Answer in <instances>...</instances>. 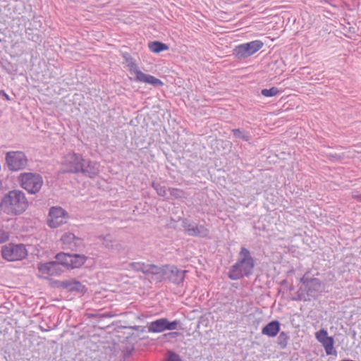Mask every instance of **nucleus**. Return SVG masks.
Instances as JSON below:
<instances>
[{"label": "nucleus", "mask_w": 361, "mask_h": 361, "mask_svg": "<svg viewBox=\"0 0 361 361\" xmlns=\"http://www.w3.org/2000/svg\"><path fill=\"white\" fill-rule=\"evenodd\" d=\"M255 267V259L252 257L250 251L245 247H242L239 253L237 262L233 265L228 274L232 280H238L247 277L252 274Z\"/></svg>", "instance_id": "obj_1"}, {"label": "nucleus", "mask_w": 361, "mask_h": 361, "mask_svg": "<svg viewBox=\"0 0 361 361\" xmlns=\"http://www.w3.org/2000/svg\"><path fill=\"white\" fill-rule=\"evenodd\" d=\"M2 207L8 214L19 215L27 209L28 201L23 192L11 190L4 197Z\"/></svg>", "instance_id": "obj_2"}, {"label": "nucleus", "mask_w": 361, "mask_h": 361, "mask_svg": "<svg viewBox=\"0 0 361 361\" xmlns=\"http://www.w3.org/2000/svg\"><path fill=\"white\" fill-rule=\"evenodd\" d=\"M63 171L66 173H79L94 174L95 171H89L85 168V159L81 155L75 153L67 154L62 162Z\"/></svg>", "instance_id": "obj_3"}, {"label": "nucleus", "mask_w": 361, "mask_h": 361, "mask_svg": "<svg viewBox=\"0 0 361 361\" xmlns=\"http://www.w3.org/2000/svg\"><path fill=\"white\" fill-rule=\"evenodd\" d=\"M300 282L302 284L306 295L310 300L317 299L321 295L323 288L322 281L319 279L312 276L310 270L305 271L304 275L300 279Z\"/></svg>", "instance_id": "obj_4"}, {"label": "nucleus", "mask_w": 361, "mask_h": 361, "mask_svg": "<svg viewBox=\"0 0 361 361\" xmlns=\"http://www.w3.org/2000/svg\"><path fill=\"white\" fill-rule=\"evenodd\" d=\"M18 180L20 186L31 194H35L39 191L43 185L42 176L33 173H20Z\"/></svg>", "instance_id": "obj_5"}, {"label": "nucleus", "mask_w": 361, "mask_h": 361, "mask_svg": "<svg viewBox=\"0 0 361 361\" xmlns=\"http://www.w3.org/2000/svg\"><path fill=\"white\" fill-rule=\"evenodd\" d=\"M1 252L2 257L8 262L22 260L28 255L23 244L8 243L1 247Z\"/></svg>", "instance_id": "obj_6"}, {"label": "nucleus", "mask_w": 361, "mask_h": 361, "mask_svg": "<svg viewBox=\"0 0 361 361\" xmlns=\"http://www.w3.org/2000/svg\"><path fill=\"white\" fill-rule=\"evenodd\" d=\"M56 259L66 269H74L81 267L85 263L87 257L84 255L59 252L56 255Z\"/></svg>", "instance_id": "obj_7"}, {"label": "nucleus", "mask_w": 361, "mask_h": 361, "mask_svg": "<svg viewBox=\"0 0 361 361\" xmlns=\"http://www.w3.org/2000/svg\"><path fill=\"white\" fill-rule=\"evenodd\" d=\"M68 217V214L61 207H52L48 214L47 225L50 228H58L66 224Z\"/></svg>", "instance_id": "obj_8"}, {"label": "nucleus", "mask_w": 361, "mask_h": 361, "mask_svg": "<svg viewBox=\"0 0 361 361\" xmlns=\"http://www.w3.org/2000/svg\"><path fill=\"white\" fill-rule=\"evenodd\" d=\"M6 161L10 170L18 171L27 166V159L22 152H8L6 156Z\"/></svg>", "instance_id": "obj_9"}, {"label": "nucleus", "mask_w": 361, "mask_h": 361, "mask_svg": "<svg viewBox=\"0 0 361 361\" xmlns=\"http://www.w3.org/2000/svg\"><path fill=\"white\" fill-rule=\"evenodd\" d=\"M129 73L131 75H133L134 78H130V80H134L138 82H144L147 84L152 85L154 87L163 86L164 82L159 78L149 74H146L143 73L139 68L138 65L128 70Z\"/></svg>", "instance_id": "obj_10"}, {"label": "nucleus", "mask_w": 361, "mask_h": 361, "mask_svg": "<svg viewBox=\"0 0 361 361\" xmlns=\"http://www.w3.org/2000/svg\"><path fill=\"white\" fill-rule=\"evenodd\" d=\"M178 322L175 320L169 322L166 318H161L152 322L148 326L149 332L161 333L166 330H175L177 329Z\"/></svg>", "instance_id": "obj_11"}, {"label": "nucleus", "mask_w": 361, "mask_h": 361, "mask_svg": "<svg viewBox=\"0 0 361 361\" xmlns=\"http://www.w3.org/2000/svg\"><path fill=\"white\" fill-rule=\"evenodd\" d=\"M63 249L75 250L81 243V240L72 233H66L61 238Z\"/></svg>", "instance_id": "obj_12"}, {"label": "nucleus", "mask_w": 361, "mask_h": 361, "mask_svg": "<svg viewBox=\"0 0 361 361\" xmlns=\"http://www.w3.org/2000/svg\"><path fill=\"white\" fill-rule=\"evenodd\" d=\"M59 264L56 260V262L39 264L37 268L39 272L43 276H54L59 274Z\"/></svg>", "instance_id": "obj_13"}, {"label": "nucleus", "mask_w": 361, "mask_h": 361, "mask_svg": "<svg viewBox=\"0 0 361 361\" xmlns=\"http://www.w3.org/2000/svg\"><path fill=\"white\" fill-rule=\"evenodd\" d=\"M281 324L278 320H273L265 325L262 329V334L268 337H275L280 332Z\"/></svg>", "instance_id": "obj_14"}, {"label": "nucleus", "mask_w": 361, "mask_h": 361, "mask_svg": "<svg viewBox=\"0 0 361 361\" xmlns=\"http://www.w3.org/2000/svg\"><path fill=\"white\" fill-rule=\"evenodd\" d=\"M246 49V51L250 54V56L258 51L264 45V43L261 40H254L247 43L243 44Z\"/></svg>", "instance_id": "obj_15"}, {"label": "nucleus", "mask_w": 361, "mask_h": 361, "mask_svg": "<svg viewBox=\"0 0 361 361\" xmlns=\"http://www.w3.org/2000/svg\"><path fill=\"white\" fill-rule=\"evenodd\" d=\"M148 48L152 53L155 54H158L169 49V47L166 44L159 41H154L149 42L148 44Z\"/></svg>", "instance_id": "obj_16"}, {"label": "nucleus", "mask_w": 361, "mask_h": 361, "mask_svg": "<svg viewBox=\"0 0 361 361\" xmlns=\"http://www.w3.org/2000/svg\"><path fill=\"white\" fill-rule=\"evenodd\" d=\"M334 338L332 336L322 343L327 355H336L337 351L334 348Z\"/></svg>", "instance_id": "obj_17"}, {"label": "nucleus", "mask_w": 361, "mask_h": 361, "mask_svg": "<svg viewBox=\"0 0 361 361\" xmlns=\"http://www.w3.org/2000/svg\"><path fill=\"white\" fill-rule=\"evenodd\" d=\"M232 55L238 59H245L250 56L243 44L236 46L232 51Z\"/></svg>", "instance_id": "obj_18"}, {"label": "nucleus", "mask_w": 361, "mask_h": 361, "mask_svg": "<svg viewBox=\"0 0 361 361\" xmlns=\"http://www.w3.org/2000/svg\"><path fill=\"white\" fill-rule=\"evenodd\" d=\"M289 339L290 336L288 333L285 331L279 332L277 343L281 349H285L287 347Z\"/></svg>", "instance_id": "obj_19"}, {"label": "nucleus", "mask_w": 361, "mask_h": 361, "mask_svg": "<svg viewBox=\"0 0 361 361\" xmlns=\"http://www.w3.org/2000/svg\"><path fill=\"white\" fill-rule=\"evenodd\" d=\"M123 58L128 71L137 65L135 59L127 52L123 54Z\"/></svg>", "instance_id": "obj_20"}, {"label": "nucleus", "mask_w": 361, "mask_h": 361, "mask_svg": "<svg viewBox=\"0 0 361 361\" xmlns=\"http://www.w3.org/2000/svg\"><path fill=\"white\" fill-rule=\"evenodd\" d=\"M161 271L162 270L160 267H158L154 264H145V267L143 269V273L145 274L157 275L161 274Z\"/></svg>", "instance_id": "obj_21"}, {"label": "nucleus", "mask_w": 361, "mask_h": 361, "mask_svg": "<svg viewBox=\"0 0 361 361\" xmlns=\"http://www.w3.org/2000/svg\"><path fill=\"white\" fill-rule=\"evenodd\" d=\"M293 301H310V298L306 295V292L304 291L302 286L300 287L296 292V295L291 298Z\"/></svg>", "instance_id": "obj_22"}, {"label": "nucleus", "mask_w": 361, "mask_h": 361, "mask_svg": "<svg viewBox=\"0 0 361 361\" xmlns=\"http://www.w3.org/2000/svg\"><path fill=\"white\" fill-rule=\"evenodd\" d=\"M234 137L241 139L244 141H248L250 138L247 133L240 128H235L232 130Z\"/></svg>", "instance_id": "obj_23"}, {"label": "nucleus", "mask_w": 361, "mask_h": 361, "mask_svg": "<svg viewBox=\"0 0 361 361\" xmlns=\"http://www.w3.org/2000/svg\"><path fill=\"white\" fill-rule=\"evenodd\" d=\"M276 87H272L270 89H263L261 91V94L266 97H271L277 95L281 92Z\"/></svg>", "instance_id": "obj_24"}, {"label": "nucleus", "mask_w": 361, "mask_h": 361, "mask_svg": "<svg viewBox=\"0 0 361 361\" xmlns=\"http://www.w3.org/2000/svg\"><path fill=\"white\" fill-rule=\"evenodd\" d=\"M326 157L331 161H341L345 157V154H337V153H328L326 154Z\"/></svg>", "instance_id": "obj_25"}, {"label": "nucleus", "mask_w": 361, "mask_h": 361, "mask_svg": "<svg viewBox=\"0 0 361 361\" xmlns=\"http://www.w3.org/2000/svg\"><path fill=\"white\" fill-rule=\"evenodd\" d=\"M315 335L316 338L321 343L331 337L328 336V332L324 329H320Z\"/></svg>", "instance_id": "obj_26"}, {"label": "nucleus", "mask_w": 361, "mask_h": 361, "mask_svg": "<svg viewBox=\"0 0 361 361\" xmlns=\"http://www.w3.org/2000/svg\"><path fill=\"white\" fill-rule=\"evenodd\" d=\"M85 168H87L89 171H95V173L94 174H86L87 176H90V177H93L94 176H96L97 174H98L99 173V169L97 167H96V165L93 163H92L91 161H85Z\"/></svg>", "instance_id": "obj_27"}, {"label": "nucleus", "mask_w": 361, "mask_h": 361, "mask_svg": "<svg viewBox=\"0 0 361 361\" xmlns=\"http://www.w3.org/2000/svg\"><path fill=\"white\" fill-rule=\"evenodd\" d=\"M165 361H182L180 356L171 351H169L166 355Z\"/></svg>", "instance_id": "obj_28"}, {"label": "nucleus", "mask_w": 361, "mask_h": 361, "mask_svg": "<svg viewBox=\"0 0 361 361\" xmlns=\"http://www.w3.org/2000/svg\"><path fill=\"white\" fill-rule=\"evenodd\" d=\"M130 267L136 271H140L143 273V269L145 267V264L142 262H133L130 264Z\"/></svg>", "instance_id": "obj_29"}, {"label": "nucleus", "mask_w": 361, "mask_h": 361, "mask_svg": "<svg viewBox=\"0 0 361 361\" xmlns=\"http://www.w3.org/2000/svg\"><path fill=\"white\" fill-rule=\"evenodd\" d=\"M9 238V234L8 233L3 231V230H0V243H3L6 241H7Z\"/></svg>", "instance_id": "obj_30"}, {"label": "nucleus", "mask_w": 361, "mask_h": 361, "mask_svg": "<svg viewBox=\"0 0 361 361\" xmlns=\"http://www.w3.org/2000/svg\"><path fill=\"white\" fill-rule=\"evenodd\" d=\"M187 232L191 235H197L200 234V231L197 226L193 227L192 228H188Z\"/></svg>", "instance_id": "obj_31"}, {"label": "nucleus", "mask_w": 361, "mask_h": 361, "mask_svg": "<svg viewBox=\"0 0 361 361\" xmlns=\"http://www.w3.org/2000/svg\"><path fill=\"white\" fill-rule=\"evenodd\" d=\"M281 285L283 286H286L289 291H292L295 289V287L293 284L289 286L288 281L287 279H284V280L281 281Z\"/></svg>", "instance_id": "obj_32"}, {"label": "nucleus", "mask_w": 361, "mask_h": 361, "mask_svg": "<svg viewBox=\"0 0 361 361\" xmlns=\"http://www.w3.org/2000/svg\"><path fill=\"white\" fill-rule=\"evenodd\" d=\"M0 95H2L6 100L7 101H10L11 100V98L5 92L4 90H1L0 91Z\"/></svg>", "instance_id": "obj_33"}, {"label": "nucleus", "mask_w": 361, "mask_h": 361, "mask_svg": "<svg viewBox=\"0 0 361 361\" xmlns=\"http://www.w3.org/2000/svg\"><path fill=\"white\" fill-rule=\"evenodd\" d=\"M353 197L357 202H361V194H353Z\"/></svg>", "instance_id": "obj_34"}]
</instances>
